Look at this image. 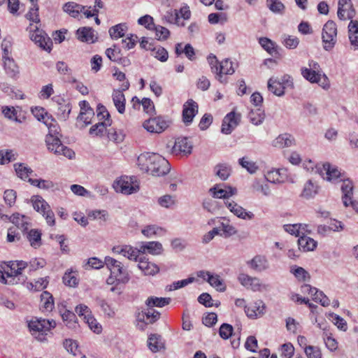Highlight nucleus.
Segmentation results:
<instances>
[{"label": "nucleus", "instance_id": "f257e3e1", "mask_svg": "<svg viewBox=\"0 0 358 358\" xmlns=\"http://www.w3.org/2000/svg\"><path fill=\"white\" fill-rule=\"evenodd\" d=\"M137 164L140 169L145 173L151 174V166L152 164H158L159 167L164 172L170 171L169 162L162 156L156 153L145 152L141 154L137 159Z\"/></svg>", "mask_w": 358, "mask_h": 358}, {"label": "nucleus", "instance_id": "f03ea898", "mask_svg": "<svg viewBox=\"0 0 358 358\" xmlns=\"http://www.w3.org/2000/svg\"><path fill=\"white\" fill-rule=\"evenodd\" d=\"M322 40L323 48L326 51H331L334 48L337 41V26L333 20H328L324 24Z\"/></svg>", "mask_w": 358, "mask_h": 358}, {"label": "nucleus", "instance_id": "7ed1b4c3", "mask_svg": "<svg viewBox=\"0 0 358 358\" xmlns=\"http://www.w3.org/2000/svg\"><path fill=\"white\" fill-rule=\"evenodd\" d=\"M31 201L34 210L43 215L49 225L53 226L55 223V215L49 204L38 195L33 196Z\"/></svg>", "mask_w": 358, "mask_h": 358}, {"label": "nucleus", "instance_id": "20e7f679", "mask_svg": "<svg viewBox=\"0 0 358 358\" xmlns=\"http://www.w3.org/2000/svg\"><path fill=\"white\" fill-rule=\"evenodd\" d=\"M104 263L110 270L111 275H115L119 282L127 283L129 280L127 271L123 267L120 262L113 257H106Z\"/></svg>", "mask_w": 358, "mask_h": 358}, {"label": "nucleus", "instance_id": "39448f33", "mask_svg": "<svg viewBox=\"0 0 358 358\" xmlns=\"http://www.w3.org/2000/svg\"><path fill=\"white\" fill-rule=\"evenodd\" d=\"M45 142L49 150L58 155H63L69 159H72L75 152L68 147L64 145L58 136H46Z\"/></svg>", "mask_w": 358, "mask_h": 358}, {"label": "nucleus", "instance_id": "423d86ee", "mask_svg": "<svg viewBox=\"0 0 358 358\" xmlns=\"http://www.w3.org/2000/svg\"><path fill=\"white\" fill-rule=\"evenodd\" d=\"M30 38L43 50L48 52L51 50L52 43L50 38L47 37L46 34L36 25L34 26L32 24H30Z\"/></svg>", "mask_w": 358, "mask_h": 358}, {"label": "nucleus", "instance_id": "0eeeda50", "mask_svg": "<svg viewBox=\"0 0 358 358\" xmlns=\"http://www.w3.org/2000/svg\"><path fill=\"white\" fill-rule=\"evenodd\" d=\"M113 187L117 192L124 194H131L139 189L138 185L128 176H122L117 180L113 184Z\"/></svg>", "mask_w": 358, "mask_h": 358}, {"label": "nucleus", "instance_id": "6e6552de", "mask_svg": "<svg viewBox=\"0 0 358 358\" xmlns=\"http://www.w3.org/2000/svg\"><path fill=\"white\" fill-rule=\"evenodd\" d=\"M56 327V322L53 320H46L41 317H34L28 322V327L31 331L46 332L50 331Z\"/></svg>", "mask_w": 358, "mask_h": 358}, {"label": "nucleus", "instance_id": "1a4fd4ad", "mask_svg": "<svg viewBox=\"0 0 358 358\" xmlns=\"http://www.w3.org/2000/svg\"><path fill=\"white\" fill-rule=\"evenodd\" d=\"M301 71L303 77L311 83H317L323 88H328L329 87V80L325 74L313 72L306 67H302Z\"/></svg>", "mask_w": 358, "mask_h": 358}, {"label": "nucleus", "instance_id": "9d476101", "mask_svg": "<svg viewBox=\"0 0 358 358\" xmlns=\"http://www.w3.org/2000/svg\"><path fill=\"white\" fill-rule=\"evenodd\" d=\"M160 317V313L155 309L146 306L141 312L137 315L138 326L143 328V324H152L157 321Z\"/></svg>", "mask_w": 358, "mask_h": 358}, {"label": "nucleus", "instance_id": "9b49d317", "mask_svg": "<svg viewBox=\"0 0 358 358\" xmlns=\"http://www.w3.org/2000/svg\"><path fill=\"white\" fill-rule=\"evenodd\" d=\"M143 126L150 133L160 134L169 127V122L159 116L145 120Z\"/></svg>", "mask_w": 358, "mask_h": 358}, {"label": "nucleus", "instance_id": "f8f14e48", "mask_svg": "<svg viewBox=\"0 0 358 358\" xmlns=\"http://www.w3.org/2000/svg\"><path fill=\"white\" fill-rule=\"evenodd\" d=\"M129 81H124L120 90H114L113 92L112 97L113 103L120 114H123L125 111L126 99L123 94V91L127 90L129 87Z\"/></svg>", "mask_w": 358, "mask_h": 358}, {"label": "nucleus", "instance_id": "ddd939ff", "mask_svg": "<svg viewBox=\"0 0 358 358\" xmlns=\"http://www.w3.org/2000/svg\"><path fill=\"white\" fill-rule=\"evenodd\" d=\"M241 115L234 112L228 113L224 118L222 124V132L229 134L236 127L240 121Z\"/></svg>", "mask_w": 358, "mask_h": 358}, {"label": "nucleus", "instance_id": "4468645a", "mask_svg": "<svg viewBox=\"0 0 358 358\" xmlns=\"http://www.w3.org/2000/svg\"><path fill=\"white\" fill-rule=\"evenodd\" d=\"M224 203L227 208L238 217L248 220H252L254 218L255 215L252 212H247L245 209L239 206L235 201H226Z\"/></svg>", "mask_w": 358, "mask_h": 358}, {"label": "nucleus", "instance_id": "2eb2a0df", "mask_svg": "<svg viewBox=\"0 0 358 358\" xmlns=\"http://www.w3.org/2000/svg\"><path fill=\"white\" fill-rule=\"evenodd\" d=\"M198 112V105L192 99H189L183 106L182 119L185 124H189Z\"/></svg>", "mask_w": 358, "mask_h": 358}, {"label": "nucleus", "instance_id": "dca6fc26", "mask_svg": "<svg viewBox=\"0 0 358 358\" xmlns=\"http://www.w3.org/2000/svg\"><path fill=\"white\" fill-rule=\"evenodd\" d=\"M266 306L262 300H258L245 306L247 316L252 319L262 317L265 313Z\"/></svg>", "mask_w": 358, "mask_h": 358}, {"label": "nucleus", "instance_id": "f3484780", "mask_svg": "<svg viewBox=\"0 0 358 358\" xmlns=\"http://www.w3.org/2000/svg\"><path fill=\"white\" fill-rule=\"evenodd\" d=\"M210 192L214 198L228 199L236 194V189L231 187H227L224 189L221 188L220 185H216L210 189Z\"/></svg>", "mask_w": 358, "mask_h": 358}, {"label": "nucleus", "instance_id": "a211bd4d", "mask_svg": "<svg viewBox=\"0 0 358 358\" xmlns=\"http://www.w3.org/2000/svg\"><path fill=\"white\" fill-rule=\"evenodd\" d=\"M162 245L157 241L142 243V245L138 249L139 253H149L152 255H159L162 253Z\"/></svg>", "mask_w": 358, "mask_h": 358}, {"label": "nucleus", "instance_id": "6ab92c4d", "mask_svg": "<svg viewBox=\"0 0 358 358\" xmlns=\"http://www.w3.org/2000/svg\"><path fill=\"white\" fill-rule=\"evenodd\" d=\"M78 38L82 42L93 43L97 40V36L94 34V31L91 27H81L76 31Z\"/></svg>", "mask_w": 358, "mask_h": 358}, {"label": "nucleus", "instance_id": "aec40b11", "mask_svg": "<svg viewBox=\"0 0 358 358\" xmlns=\"http://www.w3.org/2000/svg\"><path fill=\"white\" fill-rule=\"evenodd\" d=\"M265 178L268 182L272 183H281L287 178L286 169H273L265 174Z\"/></svg>", "mask_w": 358, "mask_h": 358}, {"label": "nucleus", "instance_id": "412c9836", "mask_svg": "<svg viewBox=\"0 0 358 358\" xmlns=\"http://www.w3.org/2000/svg\"><path fill=\"white\" fill-rule=\"evenodd\" d=\"M113 252L118 255H122L131 260H136L139 255L138 249H134L129 245L115 246L113 248Z\"/></svg>", "mask_w": 358, "mask_h": 358}, {"label": "nucleus", "instance_id": "4be33fe9", "mask_svg": "<svg viewBox=\"0 0 358 358\" xmlns=\"http://www.w3.org/2000/svg\"><path fill=\"white\" fill-rule=\"evenodd\" d=\"M299 249L303 252L314 250L317 245L316 241L307 236H300L298 239Z\"/></svg>", "mask_w": 358, "mask_h": 358}, {"label": "nucleus", "instance_id": "5701e85b", "mask_svg": "<svg viewBox=\"0 0 358 358\" xmlns=\"http://www.w3.org/2000/svg\"><path fill=\"white\" fill-rule=\"evenodd\" d=\"M348 36L350 44L355 50H358V21L350 20L348 24Z\"/></svg>", "mask_w": 358, "mask_h": 358}, {"label": "nucleus", "instance_id": "b1692460", "mask_svg": "<svg viewBox=\"0 0 358 358\" xmlns=\"http://www.w3.org/2000/svg\"><path fill=\"white\" fill-rule=\"evenodd\" d=\"M268 90L278 96H281L285 94V86L278 78L271 77L268 80Z\"/></svg>", "mask_w": 358, "mask_h": 358}, {"label": "nucleus", "instance_id": "393cba45", "mask_svg": "<svg viewBox=\"0 0 358 358\" xmlns=\"http://www.w3.org/2000/svg\"><path fill=\"white\" fill-rule=\"evenodd\" d=\"M343 192L342 201L345 207L349 206L348 201L351 199L353 194V185L349 180H343L341 185Z\"/></svg>", "mask_w": 358, "mask_h": 358}, {"label": "nucleus", "instance_id": "a878e982", "mask_svg": "<svg viewBox=\"0 0 358 358\" xmlns=\"http://www.w3.org/2000/svg\"><path fill=\"white\" fill-rule=\"evenodd\" d=\"M250 267L257 271L261 272L269 267V264L266 257L262 255L255 256L250 262Z\"/></svg>", "mask_w": 358, "mask_h": 358}, {"label": "nucleus", "instance_id": "bb28decb", "mask_svg": "<svg viewBox=\"0 0 358 358\" xmlns=\"http://www.w3.org/2000/svg\"><path fill=\"white\" fill-rule=\"evenodd\" d=\"M192 148V145L187 138H178L173 147V151L176 153L184 152L189 154Z\"/></svg>", "mask_w": 358, "mask_h": 358}, {"label": "nucleus", "instance_id": "cd10ccee", "mask_svg": "<svg viewBox=\"0 0 358 358\" xmlns=\"http://www.w3.org/2000/svg\"><path fill=\"white\" fill-rule=\"evenodd\" d=\"M294 138L289 134L279 135L273 142V146L279 148L290 147L294 143Z\"/></svg>", "mask_w": 358, "mask_h": 358}, {"label": "nucleus", "instance_id": "c85d7f7f", "mask_svg": "<svg viewBox=\"0 0 358 358\" xmlns=\"http://www.w3.org/2000/svg\"><path fill=\"white\" fill-rule=\"evenodd\" d=\"M138 267L141 270L145 275H155L159 272L158 266L145 259H140Z\"/></svg>", "mask_w": 358, "mask_h": 358}, {"label": "nucleus", "instance_id": "c756f323", "mask_svg": "<svg viewBox=\"0 0 358 358\" xmlns=\"http://www.w3.org/2000/svg\"><path fill=\"white\" fill-rule=\"evenodd\" d=\"M7 220H9L18 229H20L23 231H25L28 229V217L24 215L15 213L12 216L8 217Z\"/></svg>", "mask_w": 358, "mask_h": 358}, {"label": "nucleus", "instance_id": "7c9ffc66", "mask_svg": "<svg viewBox=\"0 0 358 358\" xmlns=\"http://www.w3.org/2000/svg\"><path fill=\"white\" fill-rule=\"evenodd\" d=\"M147 345L152 352H159L165 348V342L162 337H148Z\"/></svg>", "mask_w": 358, "mask_h": 358}, {"label": "nucleus", "instance_id": "2f4dec72", "mask_svg": "<svg viewBox=\"0 0 358 358\" xmlns=\"http://www.w3.org/2000/svg\"><path fill=\"white\" fill-rule=\"evenodd\" d=\"M41 310L43 312H50L54 308L52 296L48 292H44L41 295Z\"/></svg>", "mask_w": 358, "mask_h": 358}, {"label": "nucleus", "instance_id": "473e14b6", "mask_svg": "<svg viewBox=\"0 0 358 358\" xmlns=\"http://www.w3.org/2000/svg\"><path fill=\"white\" fill-rule=\"evenodd\" d=\"M64 10L73 17H77L85 9V6L74 2H68L64 7Z\"/></svg>", "mask_w": 358, "mask_h": 358}, {"label": "nucleus", "instance_id": "72a5a7b5", "mask_svg": "<svg viewBox=\"0 0 358 358\" xmlns=\"http://www.w3.org/2000/svg\"><path fill=\"white\" fill-rule=\"evenodd\" d=\"M170 302V298L150 296L147 299L145 305L152 308H154V307L162 308L169 304Z\"/></svg>", "mask_w": 358, "mask_h": 358}, {"label": "nucleus", "instance_id": "f704fd0d", "mask_svg": "<svg viewBox=\"0 0 358 358\" xmlns=\"http://www.w3.org/2000/svg\"><path fill=\"white\" fill-rule=\"evenodd\" d=\"M14 169L17 176L24 180L28 178V177L33 173L31 169L23 163L15 164Z\"/></svg>", "mask_w": 358, "mask_h": 358}, {"label": "nucleus", "instance_id": "c9c22d12", "mask_svg": "<svg viewBox=\"0 0 358 358\" xmlns=\"http://www.w3.org/2000/svg\"><path fill=\"white\" fill-rule=\"evenodd\" d=\"M323 171L326 174V179L327 180H333L338 179L341 177V172L338 171L336 166L331 165L329 163L324 164L323 165Z\"/></svg>", "mask_w": 358, "mask_h": 358}, {"label": "nucleus", "instance_id": "e433bc0d", "mask_svg": "<svg viewBox=\"0 0 358 358\" xmlns=\"http://www.w3.org/2000/svg\"><path fill=\"white\" fill-rule=\"evenodd\" d=\"M317 193V186L311 180L307 181L301 196L305 199L313 197Z\"/></svg>", "mask_w": 358, "mask_h": 358}, {"label": "nucleus", "instance_id": "4c0bfd02", "mask_svg": "<svg viewBox=\"0 0 358 358\" xmlns=\"http://www.w3.org/2000/svg\"><path fill=\"white\" fill-rule=\"evenodd\" d=\"M248 117L251 123L255 125H259L263 122L265 118L264 111L261 108L251 110L248 115Z\"/></svg>", "mask_w": 358, "mask_h": 358}, {"label": "nucleus", "instance_id": "58836bf2", "mask_svg": "<svg viewBox=\"0 0 358 358\" xmlns=\"http://www.w3.org/2000/svg\"><path fill=\"white\" fill-rule=\"evenodd\" d=\"M3 58L4 59V69L6 73L10 77L15 76L18 73V66L10 57L3 56Z\"/></svg>", "mask_w": 358, "mask_h": 358}, {"label": "nucleus", "instance_id": "ea45409f", "mask_svg": "<svg viewBox=\"0 0 358 358\" xmlns=\"http://www.w3.org/2000/svg\"><path fill=\"white\" fill-rule=\"evenodd\" d=\"M234 73L232 62L229 59H224L219 64L218 74L217 76L222 78V74L231 75Z\"/></svg>", "mask_w": 358, "mask_h": 358}, {"label": "nucleus", "instance_id": "a19ab883", "mask_svg": "<svg viewBox=\"0 0 358 358\" xmlns=\"http://www.w3.org/2000/svg\"><path fill=\"white\" fill-rule=\"evenodd\" d=\"M127 27L125 24H118L109 29V34L113 39H117L124 36Z\"/></svg>", "mask_w": 358, "mask_h": 358}, {"label": "nucleus", "instance_id": "79ce46f5", "mask_svg": "<svg viewBox=\"0 0 358 358\" xmlns=\"http://www.w3.org/2000/svg\"><path fill=\"white\" fill-rule=\"evenodd\" d=\"M238 163L243 168L245 169L251 174L255 173L259 169L256 162L250 160L247 157L239 159Z\"/></svg>", "mask_w": 358, "mask_h": 358}, {"label": "nucleus", "instance_id": "37998d69", "mask_svg": "<svg viewBox=\"0 0 358 358\" xmlns=\"http://www.w3.org/2000/svg\"><path fill=\"white\" fill-rule=\"evenodd\" d=\"M207 282L217 291L224 292L226 289V287L223 285L222 280L218 275L210 274L207 278Z\"/></svg>", "mask_w": 358, "mask_h": 358}, {"label": "nucleus", "instance_id": "c03bdc74", "mask_svg": "<svg viewBox=\"0 0 358 358\" xmlns=\"http://www.w3.org/2000/svg\"><path fill=\"white\" fill-rule=\"evenodd\" d=\"M110 124H111L110 119H108L107 120H105L104 122H99V123L93 125L90 128V134L92 135H96V136L101 134L104 132L106 127L108 126H110Z\"/></svg>", "mask_w": 358, "mask_h": 358}, {"label": "nucleus", "instance_id": "a18cd8bd", "mask_svg": "<svg viewBox=\"0 0 358 358\" xmlns=\"http://www.w3.org/2000/svg\"><path fill=\"white\" fill-rule=\"evenodd\" d=\"M157 202L161 207L170 208L176 204L175 196L166 194L158 198Z\"/></svg>", "mask_w": 358, "mask_h": 358}, {"label": "nucleus", "instance_id": "49530a36", "mask_svg": "<svg viewBox=\"0 0 358 358\" xmlns=\"http://www.w3.org/2000/svg\"><path fill=\"white\" fill-rule=\"evenodd\" d=\"M252 188L255 192H261L264 196H268L271 194L270 187L268 184H263L259 180L255 179L252 184Z\"/></svg>", "mask_w": 358, "mask_h": 358}, {"label": "nucleus", "instance_id": "de8ad7c7", "mask_svg": "<svg viewBox=\"0 0 358 358\" xmlns=\"http://www.w3.org/2000/svg\"><path fill=\"white\" fill-rule=\"evenodd\" d=\"M63 345L66 351L71 353L74 356L77 355L78 354H80L78 344L76 341L67 338L64 341Z\"/></svg>", "mask_w": 358, "mask_h": 358}, {"label": "nucleus", "instance_id": "09e8293b", "mask_svg": "<svg viewBox=\"0 0 358 358\" xmlns=\"http://www.w3.org/2000/svg\"><path fill=\"white\" fill-rule=\"evenodd\" d=\"M28 182L31 185L43 189H48L54 187L53 182L50 180L29 178Z\"/></svg>", "mask_w": 358, "mask_h": 358}, {"label": "nucleus", "instance_id": "8fccbe9b", "mask_svg": "<svg viewBox=\"0 0 358 358\" xmlns=\"http://www.w3.org/2000/svg\"><path fill=\"white\" fill-rule=\"evenodd\" d=\"M291 273L300 281H306L310 278L309 273L302 267L294 266L291 268Z\"/></svg>", "mask_w": 358, "mask_h": 358}, {"label": "nucleus", "instance_id": "3c124183", "mask_svg": "<svg viewBox=\"0 0 358 358\" xmlns=\"http://www.w3.org/2000/svg\"><path fill=\"white\" fill-rule=\"evenodd\" d=\"M312 298L313 300L315 302L320 303V304L324 307L328 306L330 304V300L329 298L322 291H319L317 288L313 294Z\"/></svg>", "mask_w": 358, "mask_h": 358}, {"label": "nucleus", "instance_id": "603ef678", "mask_svg": "<svg viewBox=\"0 0 358 358\" xmlns=\"http://www.w3.org/2000/svg\"><path fill=\"white\" fill-rule=\"evenodd\" d=\"M41 234L36 229H31L27 234V238L32 247L37 248L41 245Z\"/></svg>", "mask_w": 358, "mask_h": 358}, {"label": "nucleus", "instance_id": "864d4df0", "mask_svg": "<svg viewBox=\"0 0 358 358\" xmlns=\"http://www.w3.org/2000/svg\"><path fill=\"white\" fill-rule=\"evenodd\" d=\"M84 109L85 108L83 107L81 108L78 119L83 121L85 125H87L91 123V119L94 115V111L90 107H88L85 111H84Z\"/></svg>", "mask_w": 358, "mask_h": 358}, {"label": "nucleus", "instance_id": "5fc2aeb1", "mask_svg": "<svg viewBox=\"0 0 358 358\" xmlns=\"http://www.w3.org/2000/svg\"><path fill=\"white\" fill-rule=\"evenodd\" d=\"M108 138L115 143H122L124 139V134L120 130L117 131L115 129H110L108 131Z\"/></svg>", "mask_w": 358, "mask_h": 358}, {"label": "nucleus", "instance_id": "6e6d98bb", "mask_svg": "<svg viewBox=\"0 0 358 358\" xmlns=\"http://www.w3.org/2000/svg\"><path fill=\"white\" fill-rule=\"evenodd\" d=\"M2 113L9 120H14L18 123L22 122V120L17 117V112L14 107L4 106L2 108Z\"/></svg>", "mask_w": 358, "mask_h": 358}, {"label": "nucleus", "instance_id": "4d7b16f0", "mask_svg": "<svg viewBox=\"0 0 358 358\" xmlns=\"http://www.w3.org/2000/svg\"><path fill=\"white\" fill-rule=\"evenodd\" d=\"M152 52V55L161 62H166L168 59V52L162 47L152 48L151 50Z\"/></svg>", "mask_w": 358, "mask_h": 358}, {"label": "nucleus", "instance_id": "13d9d810", "mask_svg": "<svg viewBox=\"0 0 358 358\" xmlns=\"http://www.w3.org/2000/svg\"><path fill=\"white\" fill-rule=\"evenodd\" d=\"M58 106L57 115L61 120H66L71 112V106L69 103H59Z\"/></svg>", "mask_w": 358, "mask_h": 358}, {"label": "nucleus", "instance_id": "bf43d9fd", "mask_svg": "<svg viewBox=\"0 0 358 358\" xmlns=\"http://www.w3.org/2000/svg\"><path fill=\"white\" fill-rule=\"evenodd\" d=\"M215 174L222 180H225L230 175V168L227 165L219 164L215 166Z\"/></svg>", "mask_w": 358, "mask_h": 358}, {"label": "nucleus", "instance_id": "052dcab7", "mask_svg": "<svg viewBox=\"0 0 358 358\" xmlns=\"http://www.w3.org/2000/svg\"><path fill=\"white\" fill-rule=\"evenodd\" d=\"M163 231L162 228L157 225H148L142 229V234L148 238H151L152 236L159 234Z\"/></svg>", "mask_w": 358, "mask_h": 358}, {"label": "nucleus", "instance_id": "680f3d73", "mask_svg": "<svg viewBox=\"0 0 358 358\" xmlns=\"http://www.w3.org/2000/svg\"><path fill=\"white\" fill-rule=\"evenodd\" d=\"M44 124L49 129V134L47 136H57L59 134V127L56 121L51 117V119L44 120Z\"/></svg>", "mask_w": 358, "mask_h": 358}, {"label": "nucleus", "instance_id": "e2e57ef3", "mask_svg": "<svg viewBox=\"0 0 358 358\" xmlns=\"http://www.w3.org/2000/svg\"><path fill=\"white\" fill-rule=\"evenodd\" d=\"M106 55L107 57L113 62H117L121 58L120 50L116 46L106 49Z\"/></svg>", "mask_w": 358, "mask_h": 358}, {"label": "nucleus", "instance_id": "0e129e2a", "mask_svg": "<svg viewBox=\"0 0 358 358\" xmlns=\"http://www.w3.org/2000/svg\"><path fill=\"white\" fill-rule=\"evenodd\" d=\"M85 321L94 333L99 334L101 332V326L92 315L85 318Z\"/></svg>", "mask_w": 358, "mask_h": 358}, {"label": "nucleus", "instance_id": "69168bd1", "mask_svg": "<svg viewBox=\"0 0 358 358\" xmlns=\"http://www.w3.org/2000/svg\"><path fill=\"white\" fill-rule=\"evenodd\" d=\"M220 228L223 231L225 238L236 235L238 232L237 229L229 222H222Z\"/></svg>", "mask_w": 358, "mask_h": 358}, {"label": "nucleus", "instance_id": "338daca9", "mask_svg": "<svg viewBox=\"0 0 358 358\" xmlns=\"http://www.w3.org/2000/svg\"><path fill=\"white\" fill-rule=\"evenodd\" d=\"M299 43V40L296 36H283V44L289 49H295Z\"/></svg>", "mask_w": 358, "mask_h": 358}, {"label": "nucleus", "instance_id": "774afa93", "mask_svg": "<svg viewBox=\"0 0 358 358\" xmlns=\"http://www.w3.org/2000/svg\"><path fill=\"white\" fill-rule=\"evenodd\" d=\"M266 3L273 13H281L285 9L284 4L280 0H266Z\"/></svg>", "mask_w": 358, "mask_h": 358}]
</instances>
